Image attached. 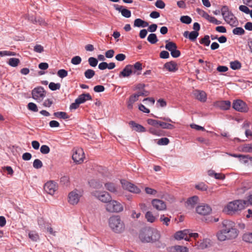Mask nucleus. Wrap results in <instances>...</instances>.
Wrapping results in <instances>:
<instances>
[{
	"instance_id": "obj_32",
	"label": "nucleus",
	"mask_w": 252,
	"mask_h": 252,
	"mask_svg": "<svg viewBox=\"0 0 252 252\" xmlns=\"http://www.w3.org/2000/svg\"><path fill=\"white\" fill-rule=\"evenodd\" d=\"M158 126L164 129H172L174 128L173 125L160 121H159Z\"/></svg>"
},
{
	"instance_id": "obj_44",
	"label": "nucleus",
	"mask_w": 252,
	"mask_h": 252,
	"mask_svg": "<svg viewBox=\"0 0 252 252\" xmlns=\"http://www.w3.org/2000/svg\"><path fill=\"white\" fill-rule=\"evenodd\" d=\"M180 21L183 23L189 24L191 23L192 20L189 16H182L180 18Z\"/></svg>"
},
{
	"instance_id": "obj_64",
	"label": "nucleus",
	"mask_w": 252,
	"mask_h": 252,
	"mask_svg": "<svg viewBox=\"0 0 252 252\" xmlns=\"http://www.w3.org/2000/svg\"><path fill=\"white\" fill-rule=\"evenodd\" d=\"M239 9L240 11L246 14H249L251 10L247 6L243 5L239 6Z\"/></svg>"
},
{
	"instance_id": "obj_63",
	"label": "nucleus",
	"mask_w": 252,
	"mask_h": 252,
	"mask_svg": "<svg viewBox=\"0 0 252 252\" xmlns=\"http://www.w3.org/2000/svg\"><path fill=\"white\" fill-rule=\"evenodd\" d=\"M142 20L139 18L136 19L134 21V27H142Z\"/></svg>"
},
{
	"instance_id": "obj_10",
	"label": "nucleus",
	"mask_w": 252,
	"mask_h": 252,
	"mask_svg": "<svg viewBox=\"0 0 252 252\" xmlns=\"http://www.w3.org/2000/svg\"><path fill=\"white\" fill-rule=\"evenodd\" d=\"M32 97L37 102H41L45 96V92L41 87L34 88L32 91Z\"/></svg>"
},
{
	"instance_id": "obj_59",
	"label": "nucleus",
	"mask_w": 252,
	"mask_h": 252,
	"mask_svg": "<svg viewBox=\"0 0 252 252\" xmlns=\"http://www.w3.org/2000/svg\"><path fill=\"white\" fill-rule=\"evenodd\" d=\"M121 14L123 15V16L126 17V18H129L131 16V12L130 10L124 8L122 11Z\"/></svg>"
},
{
	"instance_id": "obj_3",
	"label": "nucleus",
	"mask_w": 252,
	"mask_h": 252,
	"mask_svg": "<svg viewBox=\"0 0 252 252\" xmlns=\"http://www.w3.org/2000/svg\"><path fill=\"white\" fill-rule=\"evenodd\" d=\"M108 224L112 231L116 233H122L125 230V223L118 215L110 217L108 220Z\"/></svg>"
},
{
	"instance_id": "obj_58",
	"label": "nucleus",
	"mask_w": 252,
	"mask_h": 252,
	"mask_svg": "<svg viewBox=\"0 0 252 252\" xmlns=\"http://www.w3.org/2000/svg\"><path fill=\"white\" fill-rule=\"evenodd\" d=\"M40 152L43 154H47L50 152V148L45 145H42L40 149Z\"/></svg>"
},
{
	"instance_id": "obj_34",
	"label": "nucleus",
	"mask_w": 252,
	"mask_h": 252,
	"mask_svg": "<svg viewBox=\"0 0 252 252\" xmlns=\"http://www.w3.org/2000/svg\"><path fill=\"white\" fill-rule=\"evenodd\" d=\"M242 239L244 241L252 244V232H248L244 234Z\"/></svg>"
},
{
	"instance_id": "obj_27",
	"label": "nucleus",
	"mask_w": 252,
	"mask_h": 252,
	"mask_svg": "<svg viewBox=\"0 0 252 252\" xmlns=\"http://www.w3.org/2000/svg\"><path fill=\"white\" fill-rule=\"evenodd\" d=\"M89 184L91 187L99 189L102 187V183L98 180L95 179H92L89 182Z\"/></svg>"
},
{
	"instance_id": "obj_29",
	"label": "nucleus",
	"mask_w": 252,
	"mask_h": 252,
	"mask_svg": "<svg viewBox=\"0 0 252 252\" xmlns=\"http://www.w3.org/2000/svg\"><path fill=\"white\" fill-rule=\"evenodd\" d=\"M165 42H166V44L165 46V48L170 52L171 51L177 49L176 44L173 42H169L168 40H166Z\"/></svg>"
},
{
	"instance_id": "obj_15",
	"label": "nucleus",
	"mask_w": 252,
	"mask_h": 252,
	"mask_svg": "<svg viewBox=\"0 0 252 252\" xmlns=\"http://www.w3.org/2000/svg\"><path fill=\"white\" fill-rule=\"evenodd\" d=\"M57 187L55 182L50 181L47 182L44 187V190L49 194H53L57 189Z\"/></svg>"
},
{
	"instance_id": "obj_55",
	"label": "nucleus",
	"mask_w": 252,
	"mask_h": 252,
	"mask_svg": "<svg viewBox=\"0 0 252 252\" xmlns=\"http://www.w3.org/2000/svg\"><path fill=\"white\" fill-rule=\"evenodd\" d=\"M160 221L162 222L165 225L168 226L170 221V218L165 217L164 215H161L159 218Z\"/></svg>"
},
{
	"instance_id": "obj_11",
	"label": "nucleus",
	"mask_w": 252,
	"mask_h": 252,
	"mask_svg": "<svg viewBox=\"0 0 252 252\" xmlns=\"http://www.w3.org/2000/svg\"><path fill=\"white\" fill-rule=\"evenodd\" d=\"M122 187L124 189L134 193H139L141 192L140 189L135 185L125 180H121Z\"/></svg>"
},
{
	"instance_id": "obj_40",
	"label": "nucleus",
	"mask_w": 252,
	"mask_h": 252,
	"mask_svg": "<svg viewBox=\"0 0 252 252\" xmlns=\"http://www.w3.org/2000/svg\"><path fill=\"white\" fill-rule=\"evenodd\" d=\"M95 75V71L91 69H87L84 72L85 77L87 79H91Z\"/></svg>"
},
{
	"instance_id": "obj_14",
	"label": "nucleus",
	"mask_w": 252,
	"mask_h": 252,
	"mask_svg": "<svg viewBox=\"0 0 252 252\" xmlns=\"http://www.w3.org/2000/svg\"><path fill=\"white\" fill-rule=\"evenodd\" d=\"M152 204L153 207L158 211H163L166 209L165 202L158 199H153Z\"/></svg>"
},
{
	"instance_id": "obj_47",
	"label": "nucleus",
	"mask_w": 252,
	"mask_h": 252,
	"mask_svg": "<svg viewBox=\"0 0 252 252\" xmlns=\"http://www.w3.org/2000/svg\"><path fill=\"white\" fill-rule=\"evenodd\" d=\"M195 189L201 191L206 190L208 189V187L204 183H200L195 186Z\"/></svg>"
},
{
	"instance_id": "obj_41",
	"label": "nucleus",
	"mask_w": 252,
	"mask_h": 252,
	"mask_svg": "<svg viewBox=\"0 0 252 252\" xmlns=\"http://www.w3.org/2000/svg\"><path fill=\"white\" fill-rule=\"evenodd\" d=\"M20 63V60L17 58H10L8 61V64L12 67H16Z\"/></svg>"
},
{
	"instance_id": "obj_43",
	"label": "nucleus",
	"mask_w": 252,
	"mask_h": 252,
	"mask_svg": "<svg viewBox=\"0 0 252 252\" xmlns=\"http://www.w3.org/2000/svg\"><path fill=\"white\" fill-rule=\"evenodd\" d=\"M209 244V240L204 239L199 243L198 247L201 249H204L207 248Z\"/></svg>"
},
{
	"instance_id": "obj_45",
	"label": "nucleus",
	"mask_w": 252,
	"mask_h": 252,
	"mask_svg": "<svg viewBox=\"0 0 252 252\" xmlns=\"http://www.w3.org/2000/svg\"><path fill=\"white\" fill-rule=\"evenodd\" d=\"M169 143V140L166 137L161 138L157 142V143L159 145H167Z\"/></svg>"
},
{
	"instance_id": "obj_2",
	"label": "nucleus",
	"mask_w": 252,
	"mask_h": 252,
	"mask_svg": "<svg viewBox=\"0 0 252 252\" xmlns=\"http://www.w3.org/2000/svg\"><path fill=\"white\" fill-rule=\"evenodd\" d=\"M160 237L159 232L151 227L143 228L139 234V238L142 243H153L158 241Z\"/></svg>"
},
{
	"instance_id": "obj_16",
	"label": "nucleus",
	"mask_w": 252,
	"mask_h": 252,
	"mask_svg": "<svg viewBox=\"0 0 252 252\" xmlns=\"http://www.w3.org/2000/svg\"><path fill=\"white\" fill-rule=\"evenodd\" d=\"M132 74H133V70H132L131 65L128 64L126 65L120 73L119 76L120 78L129 77Z\"/></svg>"
},
{
	"instance_id": "obj_38",
	"label": "nucleus",
	"mask_w": 252,
	"mask_h": 252,
	"mask_svg": "<svg viewBox=\"0 0 252 252\" xmlns=\"http://www.w3.org/2000/svg\"><path fill=\"white\" fill-rule=\"evenodd\" d=\"M61 184L64 186L68 187L70 185L69 178L68 176H64L61 177L60 180Z\"/></svg>"
},
{
	"instance_id": "obj_48",
	"label": "nucleus",
	"mask_w": 252,
	"mask_h": 252,
	"mask_svg": "<svg viewBox=\"0 0 252 252\" xmlns=\"http://www.w3.org/2000/svg\"><path fill=\"white\" fill-rule=\"evenodd\" d=\"M242 150L244 152H252V144H248L242 147Z\"/></svg>"
},
{
	"instance_id": "obj_26",
	"label": "nucleus",
	"mask_w": 252,
	"mask_h": 252,
	"mask_svg": "<svg viewBox=\"0 0 252 252\" xmlns=\"http://www.w3.org/2000/svg\"><path fill=\"white\" fill-rule=\"evenodd\" d=\"M198 201V197L197 196H193L189 197L187 201L186 204L188 207L190 206L191 208L193 207Z\"/></svg>"
},
{
	"instance_id": "obj_28",
	"label": "nucleus",
	"mask_w": 252,
	"mask_h": 252,
	"mask_svg": "<svg viewBox=\"0 0 252 252\" xmlns=\"http://www.w3.org/2000/svg\"><path fill=\"white\" fill-rule=\"evenodd\" d=\"M105 188L109 191L117 193L118 192L117 188L114 183H107L104 184Z\"/></svg>"
},
{
	"instance_id": "obj_39",
	"label": "nucleus",
	"mask_w": 252,
	"mask_h": 252,
	"mask_svg": "<svg viewBox=\"0 0 252 252\" xmlns=\"http://www.w3.org/2000/svg\"><path fill=\"white\" fill-rule=\"evenodd\" d=\"M241 163L245 166L250 167L252 166V158H239Z\"/></svg>"
},
{
	"instance_id": "obj_33",
	"label": "nucleus",
	"mask_w": 252,
	"mask_h": 252,
	"mask_svg": "<svg viewBox=\"0 0 252 252\" xmlns=\"http://www.w3.org/2000/svg\"><path fill=\"white\" fill-rule=\"evenodd\" d=\"M145 218L147 221L153 223L156 220V217L153 215V213L151 211H148L145 214Z\"/></svg>"
},
{
	"instance_id": "obj_24",
	"label": "nucleus",
	"mask_w": 252,
	"mask_h": 252,
	"mask_svg": "<svg viewBox=\"0 0 252 252\" xmlns=\"http://www.w3.org/2000/svg\"><path fill=\"white\" fill-rule=\"evenodd\" d=\"M82 157L85 158V153L83 150L80 148H76L72 150V158H78Z\"/></svg>"
},
{
	"instance_id": "obj_21",
	"label": "nucleus",
	"mask_w": 252,
	"mask_h": 252,
	"mask_svg": "<svg viewBox=\"0 0 252 252\" xmlns=\"http://www.w3.org/2000/svg\"><path fill=\"white\" fill-rule=\"evenodd\" d=\"M138 98L136 94H133L129 97L127 102V107L128 109H132L134 103L138 100Z\"/></svg>"
},
{
	"instance_id": "obj_31",
	"label": "nucleus",
	"mask_w": 252,
	"mask_h": 252,
	"mask_svg": "<svg viewBox=\"0 0 252 252\" xmlns=\"http://www.w3.org/2000/svg\"><path fill=\"white\" fill-rule=\"evenodd\" d=\"M149 131L150 133L152 134L158 136H160L162 135H163L164 134L162 133V131L158 129V128H155V127H151L149 129Z\"/></svg>"
},
{
	"instance_id": "obj_60",
	"label": "nucleus",
	"mask_w": 252,
	"mask_h": 252,
	"mask_svg": "<svg viewBox=\"0 0 252 252\" xmlns=\"http://www.w3.org/2000/svg\"><path fill=\"white\" fill-rule=\"evenodd\" d=\"M159 121L149 119L147 120V123L154 126H158Z\"/></svg>"
},
{
	"instance_id": "obj_30",
	"label": "nucleus",
	"mask_w": 252,
	"mask_h": 252,
	"mask_svg": "<svg viewBox=\"0 0 252 252\" xmlns=\"http://www.w3.org/2000/svg\"><path fill=\"white\" fill-rule=\"evenodd\" d=\"M175 239L180 240L181 239H185L187 241H189V238L188 236L185 237L182 231H179L177 232L174 236Z\"/></svg>"
},
{
	"instance_id": "obj_8",
	"label": "nucleus",
	"mask_w": 252,
	"mask_h": 252,
	"mask_svg": "<svg viewBox=\"0 0 252 252\" xmlns=\"http://www.w3.org/2000/svg\"><path fill=\"white\" fill-rule=\"evenodd\" d=\"M91 194L94 196L95 197L100 201L108 203L111 200V196L106 191H100L95 190L91 192Z\"/></svg>"
},
{
	"instance_id": "obj_57",
	"label": "nucleus",
	"mask_w": 252,
	"mask_h": 252,
	"mask_svg": "<svg viewBox=\"0 0 252 252\" xmlns=\"http://www.w3.org/2000/svg\"><path fill=\"white\" fill-rule=\"evenodd\" d=\"M29 237L33 241H36L38 239V234L33 231H31L29 232Z\"/></svg>"
},
{
	"instance_id": "obj_1",
	"label": "nucleus",
	"mask_w": 252,
	"mask_h": 252,
	"mask_svg": "<svg viewBox=\"0 0 252 252\" xmlns=\"http://www.w3.org/2000/svg\"><path fill=\"white\" fill-rule=\"evenodd\" d=\"M238 230L235 228V223L230 220H224L222 222V229L217 234L218 240L224 241L236 238L238 235Z\"/></svg>"
},
{
	"instance_id": "obj_49",
	"label": "nucleus",
	"mask_w": 252,
	"mask_h": 252,
	"mask_svg": "<svg viewBox=\"0 0 252 252\" xmlns=\"http://www.w3.org/2000/svg\"><path fill=\"white\" fill-rule=\"evenodd\" d=\"M200 43L204 44L206 46H208L210 43L209 36L208 35H205L201 39Z\"/></svg>"
},
{
	"instance_id": "obj_22",
	"label": "nucleus",
	"mask_w": 252,
	"mask_h": 252,
	"mask_svg": "<svg viewBox=\"0 0 252 252\" xmlns=\"http://www.w3.org/2000/svg\"><path fill=\"white\" fill-rule=\"evenodd\" d=\"M164 67L170 72H175L178 69L177 64L174 62H169L165 63Z\"/></svg>"
},
{
	"instance_id": "obj_56",
	"label": "nucleus",
	"mask_w": 252,
	"mask_h": 252,
	"mask_svg": "<svg viewBox=\"0 0 252 252\" xmlns=\"http://www.w3.org/2000/svg\"><path fill=\"white\" fill-rule=\"evenodd\" d=\"M33 166L36 169H39L42 167V162L39 159H35L33 162Z\"/></svg>"
},
{
	"instance_id": "obj_19",
	"label": "nucleus",
	"mask_w": 252,
	"mask_h": 252,
	"mask_svg": "<svg viewBox=\"0 0 252 252\" xmlns=\"http://www.w3.org/2000/svg\"><path fill=\"white\" fill-rule=\"evenodd\" d=\"M133 74L139 75L141 74V71L142 70V64L140 62L135 63L133 65H131Z\"/></svg>"
},
{
	"instance_id": "obj_52",
	"label": "nucleus",
	"mask_w": 252,
	"mask_h": 252,
	"mask_svg": "<svg viewBox=\"0 0 252 252\" xmlns=\"http://www.w3.org/2000/svg\"><path fill=\"white\" fill-rule=\"evenodd\" d=\"M88 62L90 66L95 67L97 64L98 61L94 57H90L88 59Z\"/></svg>"
},
{
	"instance_id": "obj_42",
	"label": "nucleus",
	"mask_w": 252,
	"mask_h": 252,
	"mask_svg": "<svg viewBox=\"0 0 252 252\" xmlns=\"http://www.w3.org/2000/svg\"><path fill=\"white\" fill-rule=\"evenodd\" d=\"M245 32V30L241 27H237L232 30V33L235 35H242Z\"/></svg>"
},
{
	"instance_id": "obj_5",
	"label": "nucleus",
	"mask_w": 252,
	"mask_h": 252,
	"mask_svg": "<svg viewBox=\"0 0 252 252\" xmlns=\"http://www.w3.org/2000/svg\"><path fill=\"white\" fill-rule=\"evenodd\" d=\"M247 205L246 200H237L229 202L227 205L228 214H232L243 209Z\"/></svg>"
},
{
	"instance_id": "obj_53",
	"label": "nucleus",
	"mask_w": 252,
	"mask_h": 252,
	"mask_svg": "<svg viewBox=\"0 0 252 252\" xmlns=\"http://www.w3.org/2000/svg\"><path fill=\"white\" fill-rule=\"evenodd\" d=\"M57 75L61 78L66 77L68 75V72L66 70L63 69H60L57 72Z\"/></svg>"
},
{
	"instance_id": "obj_20",
	"label": "nucleus",
	"mask_w": 252,
	"mask_h": 252,
	"mask_svg": "<svg viewBox=\"0 0 252 252\" xmlns=\"http://www.w3.org/2000/svg\"><path fill=\"white\" fill-rule=\"evenodd\" d=\"M129 125H131L132 129L137 132H143L146 131V129L144 126L141 125L136 123L134 121L130 122Z\"/></svg>"
},
{
	"instance_id": "obj_9",
	"label": "nucleus",
	"mask_w": 252,
	"mask_h": 252,
	"mask_svg": "<svg viewBox=\"0 0 252 252\" xmlns=\"http://www.w3.org/2000/svg\"><path fill=\"white\" fill-rule=\"evenodd\" d=\"M232 107L235 110L242 113H247L249 110L247 104L241 99L234 100L232 103Z\"/></svg>"
},
{
	"instance_id": "obj_4",
	"label": "nucleus",
	"mask_w": 252,
	"mask_h": 252,
	"mask_svg": "<svg viewBox=\"0 0 252 252\" xmlns=\"http://www.w3.org/2000/svg\"><path fill=\"white\" fill-rule=\"evenodd\" d=\"M220 12L223 20L227 24L232 27H235L238 25V22L237 18L229 10L227 6H222L220 9Z\"/></svg>"
},
{
	"instance_id": "obj_62",
	"label": "nucleus",
	"mask_w": 252,
	"mask_h": 252,
	"mask_svg": "<svg viewBox=\"0 0 252 252\" xmlns=\"http://www.w3.org/2000/svg\"><path fill=\"white\" fill-rule=\"evenodd\" d=\"M145 190L146 193L150 195H155L157 193L156 190L149 187L145 188Z\"/></svg>"
},
{
	"instance_id": "obj_37",
	"label": "nucleus",
	"mask_w": 252,
	"mask_h": 252,
	"mask_svg": "<svg viewBox=\"0 0 252 252\" xmlns=\"http://www.w3.org/2000/svg\"><path fill=\"white\" fill-rule=\"evenodd\" d=\"M230 66L233 70L239 69L241 67V63L238 61H235L230 62Z\"/></svg>"
},
{
	"instance_id": "obj_46",
	"label": "nucleus",
	"mask_w": 252,
	"mask_h": 252,
	"mask_svg": "<svg viewBox=\"0 0 252 252\" xmlns=\"http://www.w3.org/2000/svg\"><path fill=\"white\" fill-rule=\"evenodd\" d=\"M61 87V84L60 83H55L54 82L50 83L49 85V89L52 91H56L59 90Z\"/></svg>"
},
{
	"instance_id": "obj_36",
	"label": "nucleus",
	"mask_w": 252,
	"mask_h": 252,
	"mask_svg": "<svg viewBox=\"0 0 252 252\" xmlns=\"http://www.w3.org/2000/svg\"><path fill=\"white\" fill-rule=\"evenodd\" d=\"M54 115L58 118L63 119H67L69 118V116L66 112H57L54 113Z\"/></svg>"
},
{
	"instance_id": "obj_25",
	"label": "nucleus",
	"mask_w": 252,
	"mask_h": 252,
	"mask_svg": "<svg viewBox=\"0 0 252 252\" xmlns=\"http://www.w3.org/2000/svg\"><path fill=\"white\" fill-rule=\"evenodd\" d=\"M76 99L80 104L84 103L87 100H92V98L89 93L80 94Z\"/></svg>"
},
{
	"instance_id": "obj_13",
	"label": "nucleus",
	"mask_w": 252,
	"mask_h": 252,
	"mask_svg": "<svg viewBox=\"0 0 252 252\" xmlns=\"http://www.w3.org/2000/svg\"><path fill=\"white\" fill-rule=\"evenodd\" d=\"M196 212L203 216L208 215L212 212L211 207L207 204H202L196 208Z\"/></svg>"
},
{
	"instance_id": "obj_6",
	"label": "nucleus",
	"mask_w": 252,
	"mask_h": 252,
	"mask_svg": "<svg viewBox=\"0 0 252 252\" xmlns=\"http://www.w3.org/2000/svg\"><path fill=\"white\" fill-rule=\"evenodd\" d=\"M106 210L111 213H119L124 210L123 205L116 200H110L106 205Z\"/></svg>"
},
{
	"instance_id": "obj_61",
	"label": "nucleus",
	"mask_w": 252,
	"mask_h": 252,
	"mask_svg": "<svg viewBox=\"0 0 252 252\" xmlns=\"http://www.w3.org/2000/svg\"><path fill=\"white\" fill-rule=\"evenodd\" d=\"M155 5L158 8L163 9L165 7V4L162 0H158L155 3Z\"/></svg>"
},
{
	"instance_id": "obj_7",
	"label": "nucleus",
	"mask_w": 252,
	"mask_h": 252,
	"mask_svg": "<svg viewBox=\"0 0 252 252\" xmlns=\"http://www.w3.org/2000/svg\"><path fill=\"white\" fill-rule=\"evenodd\" d=\"M82 196V191L77 189H74L68 194V202L71 205H76L79 202L80 198Z\"/></svg>"
},
{
	"instance_id": "obj_35",
	"label": "nucleus",
	"mask_w": 252,
	"mask_h": 252,
	"mask_svg": "<svg viewBox=\"0 0 252 252\" xmlns=\"http://www.w3.org/2000/svg\"><path fill=\"white\" fill-rule=\"evenodd\" d=\"M147 40L151 44H155L158 41V39L155 33H150L148 37Z\"/></svg>"
},
{
	"instance_id": "obj_50",
	"label": "nucleus",
	"mask_w": 252,
	"mask_h": 252,
	"mask_svg": "<svg viewBox=\"0 0 252 252\" xmlns=\"http://www.w3.org/2000/svg\"><path fill=\"white\" fill-rule=\"evenodd\" d=\"M81 58L80 56H76L72 58L71 63L74 65H78L81 63Z\"/></svg>"
},
{
	"instance_id": "obj_54",
	"label": "nucleus",
	"mask_w": 252,
	"mask_h": 252,
	"mask_svg": "<svg viewBox=\"0 0 252 252\" xmlns=\"http://www.w3.org/2000/svg\"><path fill=\"white\" fill-rule=\"evenodd\" d=\"M27 107L29 110L33 112H37L38 109L36 105L33 102H30L28 103Z\"/></svg>"
},
{
	"instance_id": "obj_12",
	"label": "nucleus",
	"mask_w": 252,
	"mask_h": 252,
	"mask_svg": "<svg viewBox=\"0 0 252 252\" xmlns=\"http://www.w3.org/2000/svg\"><path fill=\"white\" fill-rule=\"evenodd\" d=\"M196 11L200 16L211 23L215 25H220L221 24V22L220 21L218 20L214 17L210 16L206 12L202 9L197 8Z\"/></svg>"
},
{
	"instance_id": "obj_23",
	"label": "nucleus",
	"mask_w": 252,
	"mask_h": 252,
	"mask_svg": "<svg viewBox=\"0 0 252 252\" xmlns=\"http://www.w3.org/2000/svg\"><path fill=\"white\" fill-rule=\"evenodd\" d=\"M171 252H188V249L186 247L176 245L169 248Z\"/></svg>"
},
{
	"instance_id": "obj_17",
	"label": "nucleus",
	"mask_w": 252,
	"mask_h": 252,
	"mask_svg": "<svg viewBox=\"0 0 252 252\" xmlns=\"http://www.w3.org/2000/svg\"><path fill=\"white\" fill-rule=\"evenodd\" d=\"M194 97L198 100L205 102L206 100L207 95L205 92L199 90H195L193 92Z\"/></svg>"
},
{
	"instance_id": "obj_51",
	"label": "nucleus",
	"mask_w": 252,
	"mask_h": 252,
	"mask_svg": "<svg viewBox=\"0 0 252 252\" xmlns=\"http://www.w3.org/2000/svg\"><path fill=\"white\" fill-rule=\"evenodd\" d=\"M199 35L198 32L197 31H192L190 32L189 36V38L191 41H194Z\"/></svg>"
},
{
	"instance_id": "obj_18",
	"label": "nucleus",
	"mask_w": 252,
	"mask_h": 252,
	"mask_svg": "<svg viewBox=\"0 0 252 252\" xmlns=\"http://www.w3.org/2000/svg\"><path fill=\"white\" fill-rule=\"evenodd\" d=\"M216 106L222 110H228L231 106V102L228 100L219 101L216 103Z\"/></svg>"
}]
</instances>
